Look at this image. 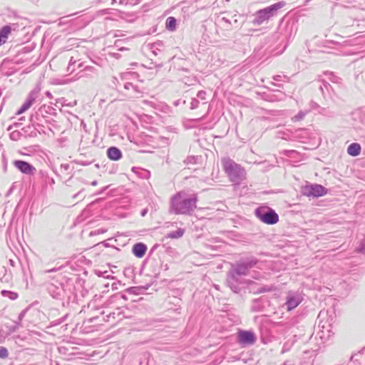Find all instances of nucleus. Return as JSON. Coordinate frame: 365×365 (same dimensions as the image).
Returning <instances> with one entry per match:
<instances>
[{
    "label": "nucleus",
    "mask_w": 365,
    "mask_h": 365,
    "mask_svg": "<svg viewBox=\"0 0 365 365\" xmlns=\"http://www.w3.org/2000/svg\"><path fill=\"white\" fill-rule=\"evenodd\" d=\"M138 287H132L126 289V292L130 294H137Z\"/></svg>",
    "instance_id": "obj_44"
},
{
    "label": "nucleus",
    "mask_w": 365,
    "mask_h": 365,
    "mask_svg": "<svg viewBox=\"0 0 365 365\" xmlns=\"http://www.w3.org/2000/svg\"><path fill=\"white\" fill-rule=\"evenodd\" d=\"M196 194L188 195L180 191L173 195L170 202V212L175 215H191L197 207Z\"/></svg>",
    "instance_id": "obj_1"
},
{
    "label": "nucleus",
    "mask_w": 365,
    "mask_h": 365,
    "mask_svg": "<svg viewBox=\"0 0 365 365\" xmlns=\"http://www.w3.org/2000/svg\"><path fill=\"white\" fill-rule=\"evenodd\" d=\"M135 74V73L131 72L122 73L120 74V79L117 77H113V83L115 86L116 88H118V86L120 84V80L123 81L130 80L131 77Z\"/></svg>",
    "instance_id": "obj_18"
},
{
    "label": "nucleus",
    "mask_w": 365,
    "mask_h": 365,
    "mask_svg": "<svg viewBox=\"0 0 365 365\" xmlns=\"http://www.w3.org/2000/svg\"><path fill=\"white\" fill-rule=\"evenodd\" d=\"M359 251L363 254H365V238L364 240L361 243Z\"/></svg>",
    "instance_id": "obj_46"
},
{
    "label": "nucleus",
    "mask_w": 365,
    "mask_h": 365,
    "mask_svg": "<svg viewBox=\"0 0 365 365\" xmlns=\"http://www.w3.org/2000/svg\"><path fill=\"white\" fill-rule=\"evenodd\" d=\"M56 110L55 108L48 105H42L35 112V114H32L31 115V120L34 121V118L38 120L39 117L46 118L48 115H55Z\"/></svg>",
    "instance_id": "obj_14"
},
{
    "label": "nucleus",
    "mask_w": 365,
    "mask_h": 365,
    "mask_svg": "<svg viewBox=\"0 0 365 365\" xmlns=\"http://www.w3.org/2000/svg\"><path fill=\"white\" fill-rule=\"evenodd\" d=\"M96 273L99 277H103L105 278H108L109 277V275L108 274V271H105L103 272L101 271H96Z\"/></svg>",
    "instance_id": "obj_41"
},
{
    "label": "nucleus",
    "mask_w": 365,
    "mask_h": 365,
    "mask_svg": "<svg viewBox=\"0 0 365 365\" xmlns=\"http://www.w3.org/2000/svg\"><path fill=\"white\" fill-rule=\"evenodd\" d=\"M163 43L162 41H158L156 42H154L153 43L151 44V46H150L152 53L154 55L157 56L158 52L161 51V48H163Z\"/></svg>",
    "instance_id": "obj_24"
},
{
    "label": "nucleus",
    "mask_w": 365,
    "mask_h": 365,
    "mask_svg": "<svg viewBox=\"0 0 365 365\" xmlns=\"http://www.w3.org/2000/svg\"><path fill=\"white\" fill-rule=\"evenodd\" d=\"M123 88L128 91L127 95L132 98H138L142 93L138 86L133 85L130 82H125Z\"/></svg>",
    "instance_id": "obj_15"
},
{
    "label": "nucleus",
    "mask_w": 365,
    "mask_h": 365,
    "mask_svg": "<svg viewBox=\"0 0 365 365\" xmlns=\"http://www.w3.org/2000/svg\"><path fill=\"white\" fill-rule=\"evenodd\" d=\"M120 18L129 22H133L136 19L134 13L120 12Z\"/></svg>",
    "instance_id": "obj_27"
},
{
    "label": "nucleus",
    "mask_w": 365,
    "mask_h": 365,
    "mask_svg": "<svg viewBox=\"0 0 365 365\" xmlns=\"http://www.w3.org/2000/svg\"><path fill=\"white\" fill-rule=\"evenodd\" d=\"M308 113V111H299L297 115L292 118L293 122L300 121L304 119L305 115Z\"/></svg>",
    "instance_id": "obj_29"
},
{
    "label": "nucleus",
    "mask_w": 365,
    "mask_h": 365,
    "mask_svg": "<svg viewBox=\"0 0 365 365\" xmlns=\"http://www.w3.org/2000/svg\"><path fill=\"white\" fill-rule=\"evenodd\" d=\"M83 71L86 72V71H90V72H92V73H96V68L93 67V66H86L85 67V68L83 69Z\"/></svg>",
    "instance_id": "obj_45"
},
{
    "label": "nucleus",
    "mask_w": 365,
    "mask_h": 365,
    "mask_svg": "<svg viewBox=\"0 0 365 365\" xmlns=\"http://www.w3.org/2000/svg\"><path fill=\"white\" fill-rule=\"evenodd\" d=\"M361 150V145L359 143H353L349 145L347 153L351 156L356 157L360 154Z\"/></svg>",
    "instance_id": "obj_19"
},
{
    "label": "nucleus",
    "mask_w": 365,
    "mask_h": 365,
    "mask_svg": "<svg viewBox=\"0 0 365 365\" xmlns=\"http://www.w3.org/2000/svg\"><path fill=\"white\" fill-rule=\"evenodd\" d=\"M303 300L301 293L299 292L289 291L286 297V302L284 307L287 311H292L295 309Z\"/></svg>",
    "instance_id": "obj_9"
},
{
    "label": "nucleus",
    "mask_w": 365,
    "mask_h": 365,
    "mask_svg": "<svg viewBox=\"0 0 365 365\" xmlns=\"http://www.w3.org/2000/svg\"><path fill=\"white\" fill-rule=\"evenodd\" d=\"M8 350L4 346H0V358L6 359L8 357Z\"/></svg>",
    "instance_id": "obj_38"
},
{
    "label": "nucleus",
    "mask_w": 365,
    "mask_h": 365,
    "mask_svg": "<svg viewBox=\"0 0 365 365\" xmlns=\"http://www.w3.org/2000/svg\"><path fill=\"white\" fill-rule=\"evenodd\" d=\"M45 94H46V96L47 97H48L49 98H51L53 97V96H52V94H51V93L50 91H46Z\"/></svg>",
    "instance_id": "obj_50"
},
{
    "label": "nucleus",
    "mask_w": 365,
    "mask_h": 365,
    "mask_svg": "<svg viewBox=\"0 0 365 365\" xmlns=\"http://www.w3.org/2000/svg\"><path fill=\"white\" fill-rule=\"evenodd\" d=\"M68 317V314H66L61 318L51 322V324L52 326L59 325V324H62L63 322H64L66 320Z\"/></svg>",
    "instance_id": "obj_32"
},
{
    "label": "nucleus",
    "mask_w": 365,
    "mask_h": 365,
    "mask_svg": "<svg viewBox=\"0 0 365 365\" xmlns=\"http://www.w3.org/2000/svg\"><path fill=\"white\" fill-rule=\"evenodd\" d=\"M39 173L45 184L53 185L55 183L54 179L50 177L46 172L41 170Z\"/></svg>",
    "instance_id": "obj_23"
},
{
    "label": "nucleus",
    "mask_w": 365,
    "mask_h": 365,
    "mask_svg": "<svg viewBox=\"0 0 365 365\" xmlns=\"http://www.w3.org/2000/svg\"><path fill=\"white\" fill-rule=\"evenodd\" d=\"M223 168L230 180L235 183H240L245 178V170L230 158L222 160Z\"/></svg>",
    "instance_id": "obj_4"
},
{
    "label": "nucleus",
    "mask_w": 365,
    "mask_h": 365,
    "mask_svg": "<svg viewBox=\"0 0 365 365\" xmlns=\"http://www.w3.org/2000/svg\"><path fill=\"white\" fill-rule=\"evenodd\" d=\"M310 107L312 109H317V108H319V106L317 103H315L314 101H311Z\"/></svg>",
    "instance_id": "obj_48"
},
{
    "label": "nucleus",
    "mask_w": 365,
    "mask_h": 365,
    "mask_svg": "<svg viewBox=\"0 0 365 365\" xmlns=\"http://www.w3.org/2000/svg\"><path fill=\"white\" fill-rule=\"evenodd\" d=\"M185 233V230L182 228H178L177 230L172 231L167 235L168 238L170 239H178L181 237Z\"/></svg>",
    "instance_id": "obj_22"
},
{
    "label": "nucleus",
    "mask_w": 365,
    "mask_h": 365,
    "mask_svg": "<svg viewBox=\"0 0 365 365\" xmlns=\"http://www.w3.org/2000/svg\"><path fill=\"white\" fill-rule=\"evenodd\" d=\"M324 110V108H322V110L319 111V113H322V111Z\"/></svg>",
    "instance_id": "obj_59"
},
{
    "label": "nucleus",
    "mask_w": 365,
    "mask_h": 365,
    "mask_svg": "<svg viewBox=\"0 0 365 365\" xmlns=\"http://www.w3.org/2000/svg\"><path fill=\"white\" fill-rule=\"evenodd\" d=\"M9 262H10V264H11L12 266H14V261H13L12 259H10V260H9Z\"/></svg>",
    "instance_id": "obj_56"
},
{
    "label": "nucleus",
    "mask_w": 365,
    "mask_h": 365,
    "mask_svg": "<svg viewBox=\"0 0 365 365\" xmlns=\"http://www.w3.org/2000/svg\"><path fill=\"white\" fill-rule=\"evenodd\" d=\"M255 214L261 222L267 225H274L279 221L278 214L267 205H261L256 208Z\"/></svg>",
    "instance_id": "obj_6"
},
{
    "label": "nucleus",
    "mask_w": 365,
    "mask_h": 365,
    "mask_svg": "<svg viewBox=\"0 0 365 365\" xmlns=\"http://www.w3.org/2000/svg\"><path fill=\"white\" fill-rule=\"evenodd\" d=\"M9 334V333H6L2 329H0V342L4 341Z\"/></svg>",
    "instance_id": "obj_40"
},
{
    "label": "nucleus",
    "mask_w": 365,
    "mask_h": 365,
    "mask_svg": "<svg viewBox=\"0 0 365 365\" xmlns=\"http://www.w3.org/2000/svg\"><path fill=\"white\" fill-rule=\"evenodd\" d=\"M218 24L222 26L226 30H230V25H231V22L230 21L226 18V17H222L220 19H219L218 20Z\"/></svg>",
    "instance_id": "obj_28"
},
{
    "label": "nucleus",
    "mask_w": 365,
    "mask_h": 365,
    "mask_svg": "<svg viewBox=\"0 0 365 365\" xmlns=\"http://www.w3.org/2000/svg\"><path fill=\"white\" fill-rule=\"evenodd\" d=\"M284 1H278L264 9L258 10L254 15V25L259 26L268 21L271 18L277 15L278 11L285 6Z\"/></svg>",
    "instance_id": "obj_3"
},
{
    "label": "nucleus",
    "mask_w": 365,
    "mask_h": 365,
    "mask_svg": "<svg viewBox=\"0 0 365 365\" xmlns=\"http://www.w3.org/2000/svg\"><path fill=\"white\" fill-rule=\"evenodd\" d=\"M149 358H150V354L148 352H145L143 354L142 358L140 359V361L139 363L140 365H150Z\"/></svg>",
    "instance_id": "obj_30"
},
{
    "label": "nucleus",
    "mask_w": 365,
    "mask_h": 365,
    "mask_svg": "<svg viewBox=\"0 0 365 365\" xmlns=\"http://www.w3.org/2000/svg\"><path fill=\"white\" fill-rule=\"evenodd\" d=\"M206 92L204 91H200L197 93V98L200 100V101H201L202 104H205L207 103V101H206Z\"/></svg>",
    "instance_id": "obj_31"
},
{
    "label": "nucleus",
    "mask_w": 365,
    "mask_h": 365,
    "mask_svg": "<svg viewBox=\"0 0 365 365\" xmlns=\"http://www.w3.org/2000/svg\"><path fill=\"white\" fill-rule=\"evenodd\" d=\"M1 294L4 297H7L11 300H15L19 297L18 293H16L15 292H12V291L4 290V289L1 292Z\"/></svg>",
    "instance_id": "obj_25"
},
{
    "label": "nucleus",
    "mask_w": 365,
    "mask_h": 365,
    "mask_svg": "<svg viewBox=\"0 0 365 365\" xmlns=\"http://www.w3.org/2000/svg\"><path fill=\"white\" fill-rule=\"evenodd\" d=\"M26 310H23L19 315V317H18V321L16 322V323H19V324L21 325V322L22 321V319H24L25 314H26Z\"/></svg>",
    "instance_id": "obj_42"
},
{
    "label": "nucleus",
    "mask_w": 365,
    "mask_h": 365,
    "mask_svg": "<svg viewBox=\"0 0 365 365\" xmlns=\"http://www.w3.org/2000/svg\"><path fill=\"white\" fill-rule=\"evenodd\" d=\"M19 326H21L19 323L15 322V325L9 328V331L8 333L10 334L11 332L16 331V330L19 328Z\"/></svg>",
    "instance_id": "obj_47"
},
{
    "label": "nucleus",
    "mask_w": 365,
    "mask_h": 365,
    "mask_svg": "<svg viewBox=\"0 0 365 365\" xmlns=\"http://www.w3.org/2000/svg\"><path fill=\"white\" fill-rule=\"evenodd\" d=\"M122 297L124 299H126V297L125 295H122Z\"/></svg>",
    "instance_id": "obj_57"
},
{
    "label": "nucleus",
    "mask_w": 365,
    "mask_h": 365,
    "mask_svg": "<svg viewBox=\"0 0 365 365\" xmlns=\"http://www.w3.org/2000/svg\"><path fill=\"white\" fill-rule=\"evenodd\" d=\"M97 184H98V182H97L96 180H93V181L91 182V185H93V186H96V185H97Z\"/></svg>",
    "instance_id": "obj_54"
},
{
    "label": "nucleus",
    "mask_w": 365,
    "mask_h": 365,
    "mask_svg": "<svg viewBox=\"0 0 365 365\" xmlns=\"http://www.w3.org/2000/svg\"><path fill=\"white\" fill-rule=\"evenodd\" d=\"M58 278L48 284L47 287L48 293L54 299L70 300L74 290L73 284L67 281L61 274L58 276Z\"/></svg>",
    "instance_id": "obj_2"
},
{
    "label": "nucleus",
    "mask_w": 365,
    "mask_h": 365,
    "mask_svg": "<svg viewBox=\"0 0 365 365\" xmlns=\"http://www.w3.org/2000/svg\"><path fill=\"white\" fill-rule=\"evenodd\" d=\"M60 269H61V267H54V268H52V269H50L44 270L43 272L46 273V274H50V273H52V272H56L58 271Z\"/></svg>",
    "instance_id": "obj_43"
},
{
    "label": "nucleus",
    "mask_w": 365,
    "mask_h": 365,
    "mask_svg": "<svg viewBox=\"0 0 365 365\" xmlns=\"http://www.w3.org/2000/svg\"><path fill=\"white\" fill-rule=\"evenodd\" d=\"M199 159H200L199 156L190 155V156L187 157L186 159L184 160V163L187 166L197 164Z\"/></svg>",
    "instance_id": "obj_26"
},
{
    "label": "nucleus",
    "mask_w": 365,
    "mask_h": 365,
    "mask_svg": "<svg viewBox=\"0 0 365 365\" xmlns=\"http://www.w3.org/2000/svg\"><path fill=\"white\" fill-rule=\"evenodd\" d=\"M273 79L276 81H289V78L285 76V75H276L274 76H273Z\"/></svg>",
    "instance_id": "obj_37"
},
{
    "label": "nucleus",
    "mask_w": 365,
    "mask_h": 365,
    "mask_svg": "<svg viewBox=\"0 0 365 365\" xmlns=\"http://www.w3.org/2000/svg\"><path fill=\"white\" fill-rule=\"evenodd\" d=\"M200 104V100L196 98H192V101L190 103V109L193 110V109H195L198 107Z\"/></svg>",
    "instance_id": "obj_35"
},
{
    "label": "nucleus",
    "mask_w": 365,
    "mask_h": 365,
    "mask_svg": "<svg viewBox=\"0 0 365 365\" xmlns=\"http://www.w3.org/2000/svg\"><path fill=\"white\" fill-rule=\"evenodd\" d=\"M81 67H82V63L78 64V68H81Z\"/></svg>",
    "instance_id": "obj_58"
},
{
    "label": "nucleus",
    "mask_w": 365,
    "mask_h": 365,
    "mask_svg": "<svg viewBox=\"0 0 365 365\" xmlns=\"http://www.w3.org/2000/svg\"><path fill=\"white\" fill-rule=\"evenodd\" d=\"M13 165L21 173L29 176L34 175L36 172V169L34 165L22 160H15L13 162Z\"/></svg>",
    "instance_id": "obj_12"
},
{
    "label": "nucleus",
    "mask_w": 365,
    "mask_h": 365,
    "mask_svg": "<svg viewBox=\"0 0 365 365\" xmlns=\"http://www.w3.org/2000/svg\"><path fill=\"white\" fill-rule=\"evenodd\" d=\"M11 31V29L10 26H4L0 29V46L6 41Z\"/></svg>",
    "instance_id": "obj_20"
},
{
    "label": "nucleus",
    "mask_w": 365,
    "mask_h": 365,
    "mask_svg": "<svg viewBox=\"0 0 365 365\" xmlns=\"http://www.w3.org/2000/svg\"><path fill=\"white\" fill-rule=\"evenodd\" d=\"M272 290H273V289H272V287H270V286H264V287H261L260 289H257L256 291V293L261 294V293H264V292H271Z\"/></svg>",
    "instance_id": "obj_33"
},
{
    "label": "nucleus",
    "mask_w": 365,
    "mask_h": 365,
    "mask_svg": "<svg viewBox=\"0 0 365 365\" xmlns=\"http://www.w3.org/2000/svg\"><path fill=\"white\" fill-rule=\"evenodd\" d=\"M81 192V191H80V192H78V193L75 194V195L73 196V199H77V198L78 197V196H80Z\"/></svg>",
    "instance_id": "obj_51"
},
{
    "label": "nucleus",
    "mask_w": 365,
    "mask_h": 365,
    "mask_svg": "<svg viewBox=\"0 0 365 365\" xmlns=\"http://www.w3.org/2000/svg\"><path fill=\"white\" fill-rule=\"evenodd\" d=\"M132 251L135 257L141 258L147 251V246L143 242H138L133 246Z\"/></svg>",
    "instance_id": "obj_17"
},
{
    "label": "nucleus",
    "mask_w": 365,
    "mask_h": 365,
    "mask_svg": "<svg viewBox=\"0 0 365 365\" xmlns=\"http://www.w3.org/2000/svg\"><path fill=\"white\" fill-rule=\"evenodd\" d=\"M147 214V210L144 209L141 211V216L144 217Z\"/></svg>",
    "instance_id": "obj_52"
},
{
    "label": "nucleus",
    "mask_w": 365,
    "mask_h": 365,
    "mask_svg": "<svg viewBox=\"0 0 365 365\" xmlns=\"http://www.w3.org/2000/svg\"><path fill=\"white\" fill-rule=\"evenodd\" d=\"M40 84H36L35 88L29 93L25 102L22 104L20 108L16 111V115H21L27 110H29L32 105L38 99L41 92Z\"/></svg>",
    "instance_id": "obj_7"
},
{
    "label": "nucleus",
    "mask_w": 365,
    "mask_h": 365,
    "mask_svg": "<svg viewBox=\"0 0 365 365\" xmlns=\"http://www.w3.org/2000/svg\"><path fill=\"white\" fill-rule=\"evenodd\" d=\"M107 156L110 160L117 161L122 158L121 150L115 146L110 147L107 149Z\"/></svg>",
    "instance_id": "obj_16"
},
{
    "label": "nucleus",
    "mask_w": 365,
    "mask_h": 365,
    "mask_svg": "<svg viewBox=\"0 0 365 365\" xmlns=\"http://www.w3.org/2000/svg\"><path fill=\"white\" fill-rule=\"evenodd\" d=\"M354 7L365 10V0H356V4L354 5Z\"/></svg>",
    "instance_id": "obj_34"
},
{
    "label": "nucleus",
    "mask_w": 365,
    "mask_h": 365,
    "mask_svg": "<svg viewBox=\"0 0 365 365\" xmlns=\"http://www.w3.org/2000/svg\"><path fill=\"white\" fill-rule=\"evenodd\" d=\"M226 282L227 286L235 293L240 292L241 287L240 285L245 282V281L242 280L240 277H236L233 274H230L229 272H227Z\"/></svg>",
    "instance_id": "obj_13"
},
{
    "label": "nucleus",
    "mask_w": 365,
    "mask_h": 365,
    "mask_svg": "<svg viewBox=\"0 0 365 365\" xmlns=\"http://www.w3.org/2000/svg\"><path fill=\"white\" fill-rule=\"evenodd\" d=\"M138 0L134 1V0H120L119 4L121 5H135L138 4Z\"/></svg>",
    "instance_id": "obj_36"
},
{
    "label": "nucleus",
    "mask_w": 365,
    "mask_h": 365,
    "mask_svg": "<svg viewBox=\"0 0 365 365\" xmlns=\"http://www.w3.org/2000/svg\"><path fill=\"white\" fill-rule=\"evenodd\" d=\"M332 78H330L333 82H335L336 83L337 82V77H336L335 76H333L332 75Z\"/></svg>",
    "instance_id": "obj_53"
},
{
    "label": "nucleus",
    "mask_w": 365,
    "mask_h": 365,
    "mask_svg": "<svg viewBox=\"0 0 365 365\" xmlns=\"http://www.w3.org/2000/svg\"><path fill=\"white\" fill-rule=\"evenodd\" d=\"M76 62V61L73 58V57H71L70 61H69L68 66V68H67L68 71H71V73L73 71V69H71V66L73 64H75Z\"/></svg>",
    "instance_id": "obj_39"
},
{
    "label": "nucleus",
    "mask_w": 365,
    "mask_h": 365,
    "mask_svg": "<svg viewBox=\"0 0 365 365\" xmlns=\"http://www.w3.org/2000/svg\"><path fill=\"white\" fill-rule=\"evenodd\" d=\"M257 341L252 331L240 329L237 334V341L242 347L253 345Z\"/></svg>",
    "instance_id": "obj_8"
},
{
    "label": "nucleus",
    "mask_w": 365,
    "mask_h": 365,
    "mask_svg": "<svg viewBox=\"0 0 365 365\" xmlns=\"http://www.w3.org/2000/svg\"><path fill=\"white\" fill-rule=\"evenodd\" d=\"M257 263L258 259L252 257L243 261H238L232 264L231 269L228 272L238 277L246 276L248 274L250 269L254 267Z\"/></svg>",
    "instance_id": "obj_5"
},
{
    "label": "nucleus",
    "mask_w": 365,
    "mask_h": 365,
    "mask_svg": "<svg viewBox=\"0 0 365 365\" xmlns=\"http://www.w3.org/2000/svg\"><path fill=\"white\" fill-rule=\"evenodd\" d=\"M117 3L116 0H112L111 5L114 6Z\"/></svg>",
    "instance_id": "obj_55"
},
{
    "label": "nucleus",
    "mask_w": 365,
    "mask_h": 365,
    "mask_svg": "<svg viewBox=\"0 0 365 365\" xmlns=\"http://www.w3.org/2000/svg\"><path fill=\"white\" fill-rule=\"evenodd\" d=\"M279 33L287 40L291 39L297 32V27L294 21H287L281 23L279 27Z\"/></svg>",
    "instance_id": "obj_11"
},
{
    "label": "nucleus",
    "mask_w": 365,
    "mask_h": 365,
    "mask_svg": "<svg viewBox=\"0 0 365 365\" xmlns=\"http://www.w3.org/2000/svg\"><path fill=\"white\" fill-rule=\"evenodd\" d=\"M344 2L353 4V6L356 4V0H344Z\"/></svg>",
    "instance_id": "obj_49"
},
{
    "label": "nucleus",
    "mask_w": 365,
    "mask_h": 365,
    "mask_svg": "<svg viewBox=\"0 0 365 365\" xmlns=\"http://www.w3.org/2000/svg\"><path fill=\"white\" fill-rule=\"evenodd\" d=\"M177 20L173 16H169L166 19L165 28L170 31H174L176 29Z\"/></svg>",
    "instance_id": "obj_21"
},
{
    "label": "nucleus",
    "mask_w": 365,
    "mask_h": 365,
    "mask_svg": "<svg viewBox=\"0 0 365 365\" xmlns=\"http://www.w3.org/2000/svg\"><path fill=\"white\" fill-rule=\"evenodd\" d=\"M105 189H106V188H104L103 190H101V192L100 193L103 192V191H104V190H105Z\"/></svg>",
    "instance_id": "obj_60"
},
{
    "label": "nucleus",
    "mask_w": 365,
    "mask_h": 365,
    "mask_svg": "<svg viewBox=\"0 0 365 365\" xmlns=\"http://www.w3.org/2000/svg\"><path fill=\"white\" fill-rule=\"evenodd\" d=\"M302 193L307 197H318L327 194V189L318 184H311L302 188Z\"/></svg>",
    "instance_id": "obj_10"
}]
</instances>
